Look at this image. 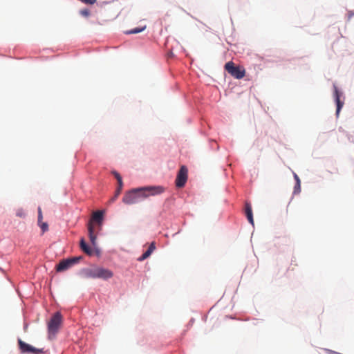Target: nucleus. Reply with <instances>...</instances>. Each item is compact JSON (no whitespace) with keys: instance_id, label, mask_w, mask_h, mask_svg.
Segmentation results:
<instances>
[{"instance_id":"obj_1","label":"nucleus","mask_w":354,"mask_h":354,"mask_svg":"<svg viewBox=\"0 0 354 354\" xmlns=\"http://www.w3.org/2000/svg\"><path fill=\"white\" fill-rule=\"evenodd\" d=\"M165 189L161 186L145 187L133 189L126 194L124 199H139L151 196H156L164 192Z\"/></svg>"},{"instance_id":"obj_2","label":"nucleus","mask_w":354,"mask_h":354,"mask_svg":"<svg viewBox=\"0 0 354 354\" xmlns=\"http://www.w3.org/2000/svg\"><path fill=\"white\" fill-rule=\"evenodd\" d=\"M104 210H98L93 213L92 217L88 224V236L91 243L95 245L96 244L97 236L95 232L94 223L98 225L99 230H101L102 221L104 218Z\"/></svg>"},{"instance_id":"obj_3","label":"nucleus","mask_w":354,"mask_h":354,"mask_svg":"<svg viewBox=\"0 0 354 354\" xmlns=\"http://www.w3.org/2000/svg\"><path fill=\"white\" fill-rule=\"evenodd\" d=\"M62 322V316L59 312L55 313L48 323L49 336H54L58 331Z\"/></svg>"},{"instance_id":"obj_4","label":"nucleus","mask_w":354,"mask_h":354,"mask_svg":"<svg viewBox=\"0 0 354 354\" xmlns=\"http://www.w3.org/2000/svg\"><path fill=\"white\" fill-rule=\"evenodd\" d=\"M225 69L236 79H241L245 75V70L240 66H235L232 62H228L225 65Z\"/></svg>"},{"instance_id":"obj_5","label":"nucleus","mask_w":354,"mask_h":354,"mask_svg":"<svg viewBox=\"0 0 354 354\" xmlns=\"http://www.w3.org/2000/svg\"><path fill=\"white\" fill-rule=\"evenodd\" d=\"M82 259V257H75L63 259L56 266V270L57 272L65 271V270L69 269L70 268H71L75 264L79 263V261Z\"/></svg>"},{"instance_id":"obj_6","label":"nucleus","mask_w":354,"mask_h":354,"mask_svg":"<svg viewBox=\"0 0 354 354\" xmlns=\"http://www.w3.org/2000/svg\"><path fill=\"white\" fill-rule=\"evenodd\" d=\"M19 348L22 353L41 354L44 353V348H37L24 342L21 339L18 340Z\"/></svg>"},{"instance_id":"obj_7","label":"nucleus","mask_w":354,"mask_h":354,"mask_svg":"<svg viewBox=\"0 0 354 354\" xmlns=\"http://www.w3.org/2000/svg\"><path fill=\"white\" fill-rule=\"evenodd\" d=\"M187 168L185 165H182L178 171L176 179V185L178 187H183L187 180Z\"/></svg>"},{"instance_id":"obj_8","label":"nucleus","mask_w":354,"mask_h":354,"mask_svg":"<svg viewBox=\"0 0 354 354\" xmlns=\"http://www.w3.org/2000/svg\"><path fill=\"white\" fill-rule=\"evenodd\" d=\"M333 88H334V97L335 100L337 104V109H336V115H338L339 114V112L342 109V108L344 106V101L341 100V97L342 95V93L338 90L337 86L335 84H333Z\"/></svg>"},{"instance_id":"obj_9","label":"nucleus","mask_w":354,"mask_h":354,"mask_svg":"<svg viewBox=\"0 0 354 354\" xmlns=\"http://www.w3.org/2000/svg\"><path fill=\"white\" fill-rule=\"evenodd\" d=\"M113 276V273L111 270L102 267H97V278L106 280Z\"/></svg>"},{"instance_id":"obj_10","label":"nucleus","mask_w":354,"mask_h":354,"mask_svg":"<svg viewBox=\"0 0 354 354\" xmlns=\"http://www.w3.org/2000/svg\"><path fill=\"white\" fill-rule=\"evenodd\" d=\"M81 274L86 278H97V267L84 268L82 270Z\"/></svg>"},{"instance_id":"obj_11","label":"nucleus","mask_w":354,"mask_h":354,"mask_svg":"<svg viewBox=\"0 0 354 354\" xmlns=\"http://www.w3.org/2000/svg\"><path fill=\"white\" fill-rule=\"evenodd\" d=\"M245 214L249 223L254 225L252 205L250 203H246L245 205Z\"/></svg>"},{"instance_id":"obj_12","label":"nucleus","mask_w":354,"mask_h":354,"mask_svg":"<svg viewBox=\"0 0 354 354\" xmlns=\"http://www.w3.org/2000/svg\"><path fill=\"white\" fill-rule=\"evenodd\" d=\"M156 249L155 243L152 242L149 246L148 249L138 258V260L142 261L148 258Z\"/></svg>"},{"instance_id":"obj_13","label":"nucleus","mask_w":354,"mask_h":354,"mask_svg":"<svg viewBox=\"0 0 354 354\" xmlns=\"http://www.w3.org/2000/svg\"><path fill=\"white\" fill-rule=\"evenodd\" d=\"M156 249L155 243L152 242L149 246L148 249L138 258V260L142 261L148 258Z\"/></svg>"},{"instance_id":"obj_14","label":"nucleus","mask_w":354,"mask_h":354,"mask_svg":"<svg viewBox=\"0 0 354 354\" xmlns=\"http://www.w3.org/2000/svg\"><path fill=\"white\" fill-rule=\"evenodd\" d=\"M156 249L155 243L152 242L149 246L148 249L138 258V260L142 261L148 258Z\"/></svg>"},{"instance_id":"obj_15","label":"nucleus","mask_w":354,"mask_h":354,"mask_svg":"<svg viewBox=\"0 0 354 354\" xmlns=\"http://www.w3.org/2000/svg\"><path fill=\"white\" fill-rule=\"evenodd\" d=\"M156 249L155 243L152 242L149 246L148 249L138 258V260L142 261L148 258Z\"/></svg>"},{"instance_id":"obj_16","label":"nucleus","mask_w":354,"mask_h":354,"mask_svg":"<svg viewBox=\"0 0 354 354\" xmlns=\"http://www.w3.org/2000/svg\"><path fill=\"white\" fill-rule=\"evenodd\" d=\"M80 248L86 254L88 255L92 254L93 251L91 248L86 243L84 239H82L80 241Z\"/></svg>"},{"instance_id":"obj_17","label":"nucleus","mask_w":354,"mask_h":354,"mask_svg":"<svg viewBox=\"0 0 354 354\" xmlns=\"http://www.w3.org/2000/svg\"><path fill=\"white\" fill-rule=\"evenodd\" d=\"M145 28H146V26H144L142 28H135L131 29V30H130L129 31H127L126 34H128V35H129V34H137V33L141 32Z\"/></svg>"},{"instance_id":"obj_18","label":"nucleus","mask_w":354,"mask_h":354,"mask_svg":"<svg viewBox=\"0 0 354 354\" xmlns=\"http://www.w3.org/2000/svg\"><path fill=\"white\" fill-rule=\"evenodd\" d=\"M112 174L114 175V176L115 177V178L117 179V180H118V184L119 185L120 188H122L123 183H122V177H121V176L120 175V174H118V173L117 171H113L112 172Z\"/></svg>"},{"instance_id":"obj_19","label":"nucleus","mask_w":354,"mask_h":354,"mask_svg":"<svg viewBox=\"0 0 354 354\" xmlns=\"http://www.w3.org/2000/svg\"><path fill=\"white\" fill-rule=\"evenodd\" d=\"M38 224L42 230V233H44L45 232L48 231V225L47 223H44V222L41 221V223H38Z\"/></svg>"},{"instance_id":"obj_20","label":"nucleus","mask_w":354,"mask_h":354,"mask_svg":"<svg viewBox=\"0 0 354 354\" xmlns=\"http://www.w3.org/2000/svg\"><path fill=\"white\" fill-rule=\"evenodd\" d=\"M301 191V183H296L294 188V194L299 193Z\"/></svg>"},{"instance_id":"obj_21","label":"nucleus","mask_w":354,"mask_h":354,"mask_svg":"<svg viewBox=\"0 0 354 354\" xmlns=\"http://www.w3.org/2000/svg\"><path fill=\"white\" fill-rule=\"evenodd\" d=\"M43 216L41 213V209L40 207L38 208V223H40L42 221Z\"/></svg>"},{"instance_id":"obj_22","label":"nucleus","mask_w":354,"mask_h":354,"mask_svg":"<svg viewBox=\"0 0 354 354\" xmlns=\"http://www.w3.org/2000/svg\"><path fill=\"white\" fill-rule=\"evenodd\" d=\"M80 13L84 17H88L90 15V12L88 9L82 10Z\"/></svg>"},{"instance_id":"obj_23","label":"nucleus","mask_w":354,"mask_h":354,"mask_svg":"<svg viewBox=\"0 0 354 354\" xmlns=\"http://www.w3.org/2000/svg\"><path fill=\"white\" fill-rule=\"evenodd\" d=\"M121 190H122V188H120V186L118 185L117 189L115 192V198L118 197Z\"/></svg>"},{"instance_id":"obj_24","label":"nucleus","mask_w":354,"mask_h":354,"mask_svg":"<svg viewBox=\"0 0 354 354\" xmlns=\"http://www.w3.org/2000/svg\"><path fill=\"white\" fill-rule=\"evenodd\" d=\"M294 177L296 180V183H301L299 178L298 177V176L296 174H294Z\"/></svg>"},{"instance_id":"obj_25","label":"nucleus","mask_w":354,"mask_h":354,"mask_svg":"<svg viewBox=\"0 0 354 354\" xmlns=\"http://www.w3.org/2000/svg\"><path fill=\"white\" fill-rule=\"evenodd\" d=\"M17 215L19 217H23L24 216V214L23 212H17Z\"/></svg>"},{"instance_id":"obj_26","label":"nucleus","mask_w":354,"mask_h":354,"mask_svg":"<svg viewBox=\"0 0 354 354\" xmlns=\"http://www.w3.org/2000/svg\"><path fill=\"white\" fill-rule=\"evenodd\" d=\"M353 15V13L349 14V17H351V15Z\"/></svg>"}]
</instances>
